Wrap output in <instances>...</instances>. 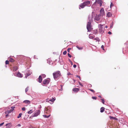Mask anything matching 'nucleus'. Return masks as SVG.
Returning a JSON list of instances; mask_svg holds the SVG:
<instances>
[{
  "instance_id": "f257e3e1",
  "label": "nucleus",
  "mask_w": 128,
  "mask_h": 128,
  "mask_svg": "<svg viewBox=\"0 0 128 128\" xmlns=\"http://www.w3.org/2000/svg\"><path fill=\"white\" fill-rule=\"evenodd\" d=\"M90 3L91 2L90 1H88L81 4L79 5V9H80L81 8H84L85 6H91Z\"/></svg>"
},
{
  "instance_id": "f03ea898",
  "label": "nucleus",
  "mask_w": 128,
  "mask_h": 128,
  "mask_svg": "<svg viewBox=\"0 0 128 128\" xmlns=\"http://www.w3.org/2000/svg\"><path fill=\"white\" fill-rule=\"evenodd\" d=\"M54 78L55 80L58 79L61 76V73L59 71H57L53 73Z\"/></svg>"
},
{
  "instance_id": "7ed1b4c3",
  "label": "nucleus",
  "mask_w": 128,
  "mask_h": 128,
  "mask_svg": "<svg viewBox=\"0 0 128 128\" xmlns=\"http://www.w3.org/2000/svg\"><path fill=\"white\" fill-rule=\"evenodd\" d=\"M103 26V25H101L100 24L98 25L99 32L100 34H102L104 32V28Z\"/></svg>"
},
{
  "instance_id": "20e7f679",
  "label": "nucleus",
  "mask_w": 128,
  "mask_h": 128,
  "mask_svg": "<svg viewBox=\"0 0 128 128\" xmlns=\"http://www.w3.org/2000/svg\"><path fill=\"white\" fill-rule=\"evenodd\" d=\"M86 28H87L88 31V32L91 31L92 30V26L90 22H87Z\"/></svg>"
},
{
  "instance_id": "39448f33",
  "label": "nucleus",
  "mask_w": 128,
  "mask_h": 128,
  "mask_svg": "<svg viewBox=\"0 0 128 128\" xmlns=\"http://www.w3.org/2000/svg\"><path fill=\"white\" fill-rule=\"evenodd\" d=\"M13 74L14 76L22 78L23 76V75L19 72H16L14 73H13Z\"/></svg>"
},
{
  "instance_id": "423d86ee",
  "label": "nucleus",
  "mask_w": 128,
  "mask_h": 128,
  "mask_svg": "<svg viewBox=\"0 0 128 128\" xmlns=\"http://www.w3.org/2000/svg\"><path fill=\"white\" fill-rule=\"evenodd\" d=\"M40 114V111L39 110H38L36 111L34 113V114L33 116V117H36L39 115Z\"/></svg>"
},
{
  "instance_id": "0eeeda50",
  "label": "nucleus",
  "mask_w": 128,
  "mask_h": 128,
  "mask_svg": "<svg viewBox=\"0 0 128 128\" xmlns=\"http://www.w3.org/2000/svg\"><path fill=\"white\" fill-rule=\"evenodd\" d=\"M100 19V15H96L95 17L94 18V20L95 21H99Z\"/></svg>"
},
{
  "instance_id": "6e6552de",
  "label": "nucleus",
  "mask_w": 128,
  "mask_h": 128,
  "mask_svg": "<svg viewBox=\"0 0 128 128\" xmlns=\"http://www.w3.org/2000/svg\"><path fill=\"white\" fill-rule=\"evenodd\" d=\"M105 15L104 11V8H101L100 10V16H103Z\"/></svg>"
},
{
  "instance_id": "1a4fd4ad",
  "label": "nucleus",
  "mask_w": 128,
  "mask_h": 128,
  "mask_svg": "<svg viewBox=\"0 0 128 128\" xmlns=\"http://www.w3.org/2000/svg\"><path fill=\"white\" fill-rule=\"evenodd\" d=\"M94 14V12H92V16H90V17L89 16L88 17V20H89L88 22H90L91 23L92 21V18L93 17V15Z\"/></svg>"
},
{
  "instance_id": "9d476101",
  "label": "nucleus",
  "mask_w": 128,
  "mask_h": 128,
  "mask_svg": "<svg viewBox=\"0 0 128 128\" xmlns=\"http://www.w3.org/2000/svg\"><path fill=\"white\" fill-rule=\"evenodd\" d=\"M55 100L56 98H52L51 100L48 99L46 101L49 102L50 103L52 104V103H53Z\"/></svg>"
},
{
  "instance_id": "9b49d317",
  "label": "nucleus",
  "mask_w": 128,
  "mask_h": 128,
  "mask_svg": "<svg viewBox=\"0 0 128 128\" xmlns=\"http://www.w3.org/2000/svg\"><path fill=\"white\" fill-rule=\"evenodd\" d=\"M50 82V80L49 79L45 80L43 82L44 84H47Z\"/></svg>"
},
{
  "instance_id": "f8f14e48",
  "label": "nucleus",
  "mask_w": 128,
  "mask_h": 128,
  "mask_svg": "<svg viewBox=\"0 0 128 128\" xmlns=\"http://www.w3.org/2000/svg\"><path fill=\"white\" fill-rule=\"evenodd\" d=\"M42 77L41 76H40L38 78V82H39L40 83L42 81Z\"/></svg>"
},
{
  "instance_id": "ddd939ff",
  "label": "nucleus",
  "mask_w": 128,
  "mask_h": 128,
  "mask_svg": "<svg viewBox=\"0 0 128 128\" xmlns=\"http://www.w3.org/2000/svg\"><path fill=\"white\" fill-rule=\"evenodd\" d=\"M32 73V72L30 71H29V72L28 73H26L25 74V78H27V76H30L31 75V74Z\"/></svg>"
},
{
  "instance_id": "4468645a",
  "label": "nucleus",
  "mask_w": 128,
  "mask_h": 128,
  "mask_svg": "<svg viewBox=\"0 0 128 128\" xmlns=\"http://www.w3.org/2000/svg\"><path fill=\"white\" fill-rule=\"evenodd\" d=\"M112 16V14L111 12H108L106 14V16L108 17H110Z\"/></svg>"
},
{
  "instance_id": "2eb2a0df",
  "label": "nucleus",
  "mask_w": 128,
  "mask_h": 128,
  "mask_svg": "<svg viewBox=\"0 0 128 128\" xmlns=\"http://www.w3.org/2000/svg\"><path fill=\"white\" fill-rule=\"evenodd\" d=\"M23 102L29 104H30V100H25L23 101Z\"/></svg>"
},
{
  "instance_id": "dca6fc26",
  "label": "nucleus",
  "mask_w": 128,
  "mask_h": 128,
  "mask_svg": "<svg viewBox=\"0 0 128 128\" xmlns=\"http://www.w3.org/2000/svg\"><path fill=\"white\" fill-rule=\"evenodd\" d=\"M73 90L74 92H77L79 91V89L78 88H74Z\"/></svg>"
},
{
  "instance_id": "f3484780",
  "label": "nucleus",
  "mask_w": 128,
  "mask_h": 128,
  "mask_svg": "<svg viewBox=\"0 0 128 128\" xmlns=\"http://www.w3.org/2000/svg\"><path fill=\"white\" fill-rule=\"evenodd\" d=\"M11 112H12L10 110H7L5 112V114H8Z\"/></svg>"
},
{
  "instance_id": "a211bd4d",
  "label": "nucleus",
  "mask_w": 128,
  "mask_h": 128,
  "mask_svg": "<svg viewBox=\"0 0 128 128\" xmlns=\"http://www.w3.org/2000/svg\"><path fill=\"white\" fill-rule=\"evenodd\" d=\"M18 67L16 66L14 67L13 68L12 71H16V70L18 69Z\"/></svg>"
},
{
  "instance_id": "6ab92c4d",
  "label": "nucleus",
  "mask_w": 128,
  "mask_h": 128,
  "mask_svg": "<svg viewBox=\"0 0 128 128\" xmlns=\"http://www.w3.org/2000/svg\"><path fill=\"white\" fill-rule=\"evenodd\" d=\"M50 114H49L48 115V116L46 115H42V116L44 118H48L50 116Z\"/></svg>"
},
{
  "instance_id": "aec40b11",
  "label": "nucleus",
  "mask_w": 128,
  "mask_h": 128,
  "mask_svg": "<svg viewBox=\"0 0 128 128\" xmlns=\"http://www.w3.org/2000/svg\"><path fill=\"white\" fill-rule=\"evenodd\" d=\"M104 107H102L100 109V112H104Z\"/></svg>"
},
{
  "instance_id": "412c9836",
  "label": "nucleus",
  "mask_w": 128,
  "mask_h": 128,
  "mask_svg": "<svg viewBox=\"0 0 128 128\" xmlns=\"http://www.w3.org/2000/svg\"><path fill=\"white\" fill-rule=\"evenodd\" d=\"M89 37L90 38L92 39L94 38V37L91 34H90L89 35Z\"/></svg>"
},
{
  "instance_id": "4be33fe9",
  "label": "nucleus",
  "mask_w": 128,
  "mask_h": 128,
  "mask_svg": "<svg viewBox=\"0 0 128 128\" xmlns=\"http://www.w3.org/2000/svg\"><path fill=\"white\" fill-rule=\"evenodd\" d=\"M48 109L47 108H46L44 110V113L45 114H48Z\"/></svg>"
},
{
  "instance_id": "5701e85b",
  "label": "nucleus",
  "mask_w": 128,
  "mask_h": 128,
  "mask_svg": "<svg viewBox=\"0 0 128 128\" xmlns=\"http://www.w3.org/2000/svg\"><path fill=\"white\" fill-rule=\"evenodd\" d=\"M15 108V106H12L11 108V109L10 110L11 111V112H12L14 110V108Z\"/></svg>"
},
{
  "instance_id": "b1692460",
  "label": "nucleus",
  "mask_w": 128,
  "mask_h": 128,
  "mask_svg": "<svg viewBox=\"0 0 128 128\" xmlns=\"http://www.w3.org/2000/svg\"><path fill=\"white\" fill-rule=\"evenodd\" d=\"M76 47L78 49V50H82L83 49V48L82 47H79L78 46H76Z\"/></svg>"
},
{
  "instance_id": "393cba45",
  "label": "nucleus",
  "mask_w": 128,
  "mask_h": 128,
  "mask_svg": "<svg viewBox=\"0 0 128 128\" xmlns=\"http://www.w3.org/2000/svg\"><path fill=\"white\" fill-rule=\"evenodd\" d=\"M33 112V111L32 110H31L29 111L28 113V114H31Z\"/></svg>"
},
{
  "instance_id": "a878e982",
  "label": "nucleus",
  "mask_w": 128,
  "mask_h": 128,
  "mask_svg": "<svg viewBox=\"0 0 128 128\" xmlns=\"http://www.w3.org/2000/svg\"><path fill=\"white\" fill-rule=\"evenodd\" d=\"M22 115V113H20V114L17 117L18 118H20L21 117V116Z\"/></svg>"
},
{
  "instance_id": "bb28decb",
  "label": "nucleus",
  "mask_w": 128,
  "mask_h": 128,
  "mask_svg": "<svg viewBox=\"0 0 128 128\" xmlns=\"http://www.w3.org/2000/svg\"><path fill=\"white\" fill-rule=\"evenodd\" d=\"M9 60L10 62H13L14 61V60L11 58Z\"/></svg>"
},
{
  "instance_id": "cd10ccee",
  "label": "nucleus",
  "mask_w": 128,
  "mask_h": 128,
  "mask_svg": "<svg viewBox=\"0 0 128 128\" xmlns=\"http://www.w3.org/2000/svg\"><path fill=\"white\" fill-rule=\"evenodd\" d=\"M101 100H102V103L103 104H104L105 101H104V99H101Z\"/></svg>"
},
{
  "instance_id": "c85d7f7f",
  "label": "nucleus",
  "mask_w": 128,
  "mask_h": 128,
  "mask_svg": "<svg viewBox=\"0 0 128 128\" xmlns=\"http://www.w3.org/2000/svg\"><path fill=\"white\" fill-rule=\"evenodd\" d=\"M28 90V87H27L25 89V91L26 92H27Z\"/></svg>"
},
{
  "instance_id": "c756f323",
  "label": "nucleus",
  "mask_w": 128,
  "mask_h": 128,
  "mask_svg": "<svg viewBox=\"0 0 128 128\" xmlns=\"http://www.w3.org/2000/svg\"><path fill=\"white\" fill-rule=\"evenodd\" d=\"M98 33V31L97 30H95L94 31V34H96Z\"/></svg>"
},
{
  "instance_id": "7c9ffc66",
  "label": "nucleus",
  "mask_w": 128,
  "mask_h": 128,
  "mask_svg": "<svg viewBox=\"0 0 128 128\" xmlns=\"http://www.w3.org/2000/svg\"><path fill=\"white\" fill-rule=\"evenodd\" d=\"M92 98L93 99L96 100V96H92Z\"/></svg>"
},
{
  "instance_id": "2f4dec72",
  "label": "nucleus",
  "mask_w": 128,
  "mask_h": 128,
  "mask_svg": "<svg viewBox=\"0 0 128 128\" xmlns=\"http://www.w3.org/2000/svg\"><path fill=\"white\" fill-rule=\"evenodd\" d=\"M67 53V52L66 50H65L64 52H63V54L64 55H65Z\"/></svg>"
},
{
  "instance_id": "473e14b6",
  "label": "nucleus",
  "mask_w": 128,
  "mask_h": 128,
  "mask_svg": "<svg viewBox=\"0 0 128 128\" xmlns=\"http://www.w3.org/2000/svg\"><path fill=\"white\" fill-rule=\"evenodd\" d=\"M110 119H115V118H114V117H112V116H110Z\"/></svg>"
},
{
  "instance_id": "72a5a7b5",
  "label": "nucleus",
  "mask_w": 128,
  "mask_h": 128,
  "mask_svg": "<svg viewBox=\"0 0 128 128\" xmlns=\"http://www.w3.org/2000/svg\"><path fill=\"white\" fill-rule=\"evenodd\" d=\"M94 40H96L97 41H99V39L98 38H96L94 39Z\"/></svg>"
},
{
  "instance_id": "f704fd0d",
  "label": "nucleus",
  "mask_w": 128,
  "mask_h": 128,
  "mask_svg": "<svg viewBox=\"0 0 128 128\" xmlns=\"http://www.w3.org/2000/svg\"><path fill=\"white\" fill-rule=\"evenodd\" d=\"M41 76L42 77H43V78H45L46 76L45 74H42L41 75Z\"/></svg>"
},
{
  "instance_id": "c9c22d12",
  "label": "nucleus",
  "mask_w": 128,
  "mask_h": 128,
  "mask_svg": "<svg viewBox=\"0 0 128 128\" xmlns=\"http://www.w3.org/2000/svg\"><path fill=\"white\" fill-rule=\"evenodd\" d=\"M8 63H9V62L8 61L6 60V61L5 63L6 64H8Z\"/></svg>"
},
{
  "instance_id": "e433bc0d",
  "label": "nucleus",
  "mask_w": 128,
  "mask_h": 128,
  "mask_svg": "<svg viewBox=\"0 0 128 128\" xmlns=\"http://www.w3.org/2000/svg\"><path fill=\"white\" fill-rule=\"evenodd\" d=\"M68 54L69 57L70 58L72 56L71 55H70L69 53H68Z\"/></svg>"
},
{
  "instance_id": "4c0bfd02",
  "label": "nucleus",
  "mask_w": 128,
  "mask_h": 128,
  "mask_svg": "<svg viewBox=\"0 0 128 128\" xmlns=\"http://www.w3.org/2000/svg\"><path fill=\"white\" fill-rule=\"evenodd\" d=\"M104 46L103 45H102V46H101V48H102V49L103 50H104Z\"/></svg>"
},
{
  "instance_id": "58836bf2",
  "label": "nucleus",
  "mask_w": 128,
  "mask_h": 128,
  "mask_svg": "<svg viewBox=\"0 0 128 128\" xmlns=\"http://www.w3.org/2000/svg\"><path fill=\"white\" fill-rule=\"evenodd\" d=\"M89 90H90L91 91H92V92H94V91L93 90H92V89H89Z\"/></svg>"
},
{
  "instance_id": "ea45409f",
  "label": "nucleus",
  "mask_w": 128,
  "mask_h": 128,
  "mask_svg": "<svg viewBox=\"0 0 128 128\" xmlns=\"http://www.w3.org/2000/svg\"><path fill=\"white\" fill-rule=\"evenodd\" d=\"M4 124V122H2V123L0 124V127H1Z\"/></svg>"
},
{
  "instance_id": "a19ab883",
  "label": "nucleus",
  "mask_w": 128,
  "mask_h": 128,
  "mask_svg": "<svg viewBox=\"0 0 128 128\" xmlns=\"http://www.w3.org/2000/svg\"><path fill=\"white\" fill-rule=\"evenodd\" d=\"M76 77H77L78 78H79V79H80V80H81L80 78V76H78V75H76Z\"/></svg>"
},
{
  "instance_id": "79ce46f5",
  "label": "nucleus",
  "mask_w": 128,
  "mask_h": 128,
  "mask_svg": "<svg viewBox=\"0 0 128 128\" xmlns=\"http://www.w3.org/2000/svg\"><path fill=\"white\" fill-rule=\"evenodd\" d=\"M22 110H25V108H22Z\"/></svg>"
},
{
  "instance_id": "37998d69",
  "label": "nucleus",
  "mask_w": 128,
  "mask_h": 128,
  "mask_svg": "<svg viewBox=\"0 0 128 128\" xmlns=\"http://www.w3.org/2000/svg\"><path fill=\"white\" fill-rule=\"evenodd\" d=\"M19 126V127L21 126V125H20V124H18L17 125H16V126Z\"/></svg>"
},
{
  "instance_id": "c03bdc74",
  "label": "nucleus",
  "mask_w": 128,
  "mask_h": 128,
  "mask_svg": "<svg viewBox=\"0 0 128 128\" xmlns=\"http://www.w3.org/2000/svg\"><path fill=\"white\" fill-rule=\"evenodd\" d=\"M79 84L81 86H83V85H82V84H81V82H79Z\"/></svg>"
},
{
  "instance_id": "a18cd8bd",
  "label": "nucleus",
  "mask_w": 128,
  "mask_h": 128,
  "mask_svg": "<svg viewBox=\"0 0 128 128\" xmlns=\"http://www.w3.org/2000/svg\"><path fill=\"white\" fill-rule=\"evenodd\" d=\"M73 67L74 68H75L76 67V64H74Z\"/></svg>"
},
{
  "instance_id": "49530a36",
  "label": "nucleus",
  "mask_w": 128,
  "mask_h": 128,
  "mask_svg": "<svg viewBox=\"0 0 128 128\" xmlns=\"http://www.w3.org/2000/svg\"><path fill=\"white\" fill-rule=\"evenodd\" d=\"M60 86H61V89H60V90H62V85H60Z\"/></svg>"
},
{
  "instance_id": "de8ad7c7",
  "label": "nucleus",
  "mask_w": 128,
  "mask_h": 128,
  "mask_svg": "<svg viewBox=\"0 0 128 128\" xmlns=\"http://www.w3.org/2000/svg\"><path fill=\"white\" fill-rule=\"evenodd\" d=\"M113 6V4L112 3H111L110 4V7H111Z\"/></svg>"
},
{
  "instance_id": "09e8293b",
  "label": "nucleus",
  "mask_w": 128,
  "mask_h": 128,
  "mask_svg": "<svg viewBox=\"0 0 128 128\" xmlns=\"http://www.w3.org/2000/svg\"><path fill=\"white\" fill-rule=\"evenodd\" d=\"M108 33L109 34H112L111 32L110 31L108 32Z\"/></svg>"
},
{
  "instance_id": "8fccbe9b",
  "label": "nucleus",
  "mask_w": 128,
  "mask_h": 128,
  "mask_svg": "<svg viewBox=\"0 0 128 128\" xmlns=\"http://www.w3.org/2000/svg\"><path fill=\"white\" fill-rule=\"evenodd\" d=\"M70 49V48H68V52H69V50Z\"/></svg>"
},
{
  "instance_id": "3c124183",
  "label": "nucleus",
  "mask_w": 128,
  "mask_h": 128,
  "mask_svg": "<svg viewBox=\"0 0 128 128\" xmlns=\"http://www.w3.org/2000/svg\"><path fill=\"white\" fill-rule=\"evenodd\" d=\"M6 117H7L8 116H9V115L8 114H6Z\"/></svg>"
},
{
  "instance_id": "603ef678",
  "label": "nucleus",
  "mask_w": 128,
  "mask_h": 128,
  "mask_svg": "<svg viewBox=\"0 0 128 128\" xmlns=\"http://www.w3.org/2000/svg\"><path fill=\"white\" fill-rule=\"evenodd\" d=\"M6 124V126H7L8 125V124Z\"/></svg>"
},
{
  "instance_id": "864d4df0",
  "label": "nucleus",
  "mask_w": 128,
  "mask_h": 128,
  "mask_svg": "<svg viewBox=\"0 0 128 128\" xmlns=\"http://www.w3.org/2000/svg\"><path fill=\"white\" fill-rule=\"evenodd\" d=\"M94 4H93V5L92 6V8H94L93 7V6L94 5Z\"/></svg>"
},
{
  "instance_id": "5fc2aeb1",
  "label": "nucleus",
  "mask_w": 128,
  "mask_h": 128,
  "mask_svg": "<svg viewBox=\"0 0 128 128\" xmlns=\"http://www.w3.org/2000/svg\"><path fill=\"white\" fill-rule=\"evenodd\" d=\"M105 27L106 28H107L108 27V26H106Z\"/></svg>"
},
{
  "instance_id": "6e6d98bb",
  "label": "nucleus",
  "mask_w": 128,
  "mask_h": 128,
  "mask_svg": "<svg viewBox=\"0 0 128 128\" xmlns=\"http://www.w3.org/2000/svg\"><path fill=\"white\" fill-rule=\"evenodd\" d=\"M34 58H35V56H34Z\"/></svg>"
},
{
  "instance_id": "4d7b16f0",
  "label": "nucleus",
  "mask_w": 128,
  "mask_h": 128,
  "mask_svg": "<svg viewBox=\"0 0 128 128\" xmlns=\"http://www.w3.org/2000/svg\"><path fill=\"white\" fill-rule=\"evenodd\" d=\"M89 86L90 87H91V85H89Z\"/></svg>"
},
{
  "instance_id": "13d9d810",
  "label": "nucleus",
  "mask_w": 128,
  "mask_h": 128,
  "mask_svg": "<svg viewBox=\"0 0 128 128\" xmlns=\"http://www.w3.org/2000/svg\"><path fill=\"white\" fill-rule=\"evenodd\" d=\"M71 62V63L72 64V62Z\"/></svg>"
},
{
  "instance_id": "bf43d9fd",
  "label": "nucleus",
  "mask_w": 128,
  "mask_h": 128,
  "mask_svg": "<svg viewBox=\"0 0 128 128\" xmlns=\"http://www.w3.org/2000/svg\"><path fill=\"white\" fill-rule=\"evenodd\" d=\"M99 96V97H100V98H101V97L100 96Z\"/></svg>"
},
{
  "instance_id": "052dcab7",
  "label": "nucleus",
  "mask_w": 128,
  "mask_h": 128,
  "mask_svg": "<svg viewBox=\"0 0 128 128\" xmlns=\"http://www.w3.org/2000/svg\"><path fill=\"white\" fill-rule=\"evenodd\" d=\"M100 6H101L102 5V4L101 3H100Z\"/></svg>"
},
{
  "instance_id": "680f3d73",
  "label": "nucleus",
  "mask_w": 128,
  "mask_h": 128,
  "mask_svg": "<svg viewBox=\"0 0 128 128\" xmlns=\"http://www.w3.org/2000/svg\"><path fill=\"white\" fill-rule=\"evenodd\" d=\"M47 62H48V61Z\"/></svg>"
}]
</instances>
